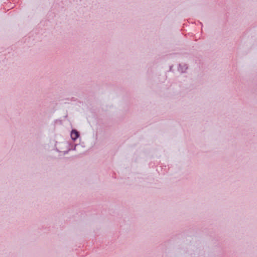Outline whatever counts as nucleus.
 I'll list each match as a JSON object with an SVG mask.
<instances>
[{"instance_id":"obj_1","label":"nucleus","mask_w":257,"mask_h":257,"mask_svg":"<svg viewBox=\"0 0 257 257\" xmlns=\"http://www.w3.org/2000/svg\"><path fill=\"white\" fill-rule=\"evenodd\" d=\"M79 136V134L75 130H73L71 133V137L73 140H76Z\"/></svg>"}]
</instances>
